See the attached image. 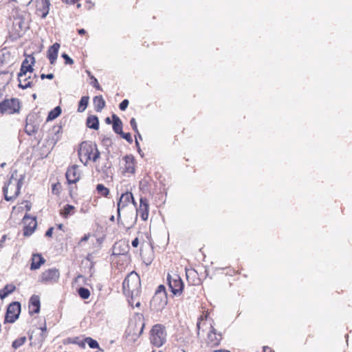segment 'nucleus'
Here are the masks:
<instances>
[{"mask_svg": "<svg viewBox=\"0 0 352 352\" xmlns=\"http://www.w3.org/2000/svg\"><path fill=\"white\" fill-rule=\"evenodd\" d=\"M198 335L201 332L208 331L206 339V343L212 346H217L221 340V335L217 333L212 326V321L208 319V316H201L197 324Z\"/></svg>", "mask_w": 352, "mask_h": 352, "instance_id": "nucleus-1", "label": "nucleus"}, {"mask_svg": "<svg viewBox=\"0 0 352 352\" xmlns=\"http://www.w3.org/2000/svg\"><path fill=\"white\" fill-rule=\"evenodd\" d=\"M22 179V175H20L19 177L16 170L12 173L8 182L5 184L3 188L5 199L7 201H11L19 195Z\"/></svg>", "mask_w": 352, "mask_h": 352, "instance_id": "nucleus-2", "label": "nucleus"}, {"mask_svg": "<svg viewBox=\"0 0 352 352\" xmlns=\"http://www.w3.org/2000/svg\"><path fill=\"white\" fill-rule=\"evenodd\" d=\"M100 155L95 143L83 142L80 145L78 156L80 162L85 165H87L89 161L96 162L100 157Z\"/></svg>", "mask_w": 352, "mask_h": 352, "instance_id": "nucleus-3", "label": "nucleus"}, {"mask_svg": "<svg viewBox=\"0 0 352 352\" xmlns=\"http://www.w3.org/2000/svg\"><path fill=\"white\" fill-rule=\"evenodd\" d=\"M122 286L126 296L131 299L138 296L140 292V278L138 274L135 272H131L124 279Z\"/></svg>", "mask_w": 352, "mask_h": 352, "instance_id": "nucleus-4", "label": "nucleus"}, {"mask_svg": "<svg viewBox=\"0 0 352 352\" xmlns=\"http://www.w3.org/2000/svg\"><path fill=\"white\" fill-rule=\"evenodd\" d=\"M166 341L165 327L162 324H155L151 331V342L157 346H162Z\"/></svg>", "mask_w": 352, "mask_h": 352, "instance_id": "nucleus-5", "label": "nucleus"}, {"mask_svg": "<svg viewBox=\"0 0 352 352\" xmlns=\"http://www.w3.org/2000/svg\"><path fill=\"white\" fill-rule=\"evenodd\" d=\"M168 286L175 295H179L184 288L181 277L176 273L168 274L167 276Z\"/></svg>", "mask_w": 352, "mask_h": 352, "instance_id": "nucleus-6", "label": "nucleus"}, {"mask_svg": "<svg viewBox=\"0 0 352 352\" xmlns=\"http://www.w3.org/2000/svg\"><path fill=\"white\" fill-rule=\"evenodd\" d=\"M20 109L19 101L16 98L5 100L0 102V113L1 114H12Z\"/></svg>", "mask_w": 352, "mask_h": 352, "instance_id": "nucleus-7", "label": "nucleus"}, {"mask_svg": "<svg viewBox=\"0 0 352 352\" xmlns=\"http://www.w3.org/2000/svg\"><path fill=\"white\" fill-rule=\"evenodd\" d=\"M168 298L166 292L164 290H157L153 296L151 305L155 311L162 310L167 304Z\"/></svg>", "mask_w": 352, "mask_h": 352, "instance_id": "nucleus-8", "label": "nucleus"}, {"mask_svg": "<svg viewBox=\"0 0 352 352\" xmlns=\"http://www.w3.org/2000/svg\"><path fill=\"white\" fill-rule=\"evenodd\" d=\"M21 312V305L19 302H13L8 307L5 322L12 323L18 318Z\"/></svg>", "mask_w": 352, "mask_h": 352, "instance_id": "nucleus-9", "label": "nucleus"}, {"mask_svg": "<svg viewBox=\"0 0 352 352\" xmlns=\"http://www.w3.org/2000/svg\"><path fill=\"white\" fill-rule=\"evenodd\" d=\"M59 277V271L57 269L52 268L44 271L41 274L39 280L45 283H54L58 281Z\"/></svg>", "mask_w": 352, "mask_h": 352, "instance_id": "nucleus-10", "label": "nucleus"}, {"mask_svg": "<svg viewBox=\"0 0 352 352\" xmlns=\"http://www.w3.org/2000/svg\"><path fill=\"white\" fill-rule=\"evenodd\" d=\"M132 204L134 207L136 206V203L134 200L133 194L129 192L123 193L118 203V219L120 217V210L128 206L129 204Z\"/></svg>", "mask_w": 352, "mask_h": 352, "instance_id": "nucleus-11", "label": "nucleus"}, {"mask_svg": "<svg viewBox=\"0 0 352 352\" xmlns=\"http://www.w3.org/2000/svg\"><path fill=\"white\" fill-rule=\"evenodd\" d=\"M24 224L23 235L30 236L36 228V221L35 218L30 217L28 214H25L23 219Z\"/></svg>", "mask_w": 352, "mask_h": 352, "instance_id": "nucleus-12", "label": "nucleus"}, {"mask_svg": "<svg viewBox=\"0 0 352 352\" xmlns=\"http://www.w3.org/2000/svg\"><path fill=\"white\" fill-rule=\"evenodd\" d=\"M34 116L29 115L26 119V126L25 131L29 135L36 133L39 129V122L34 120Z\"/></svg>", "mask_w": 352, "mask_h": 352, "instance_id": "nucleus-13", "label": "nucleus"}, {"mask_svg": "<svg viewBox=\"0 0 352 352\" xmlns=\"http://www.w3.org/2000/svg\"><path fill=\"white\" fill-rule=\"evenodd\" d=\"M80 173L78 166L74 165L69 168L66 173V177L69 184H75L80 179Z\"/></svg>", "mask_w": 352, "mask_h": 352, "instance_id": "nucleus-14", "label": "nucleus"}, {"mask_svg": "<svg viewBox=\"0 0 352 352\" xmlns=\"http://www.w3.org/2000/svg\"><path fill=\"white\" fill-rule=\"evenodd\" d=\"M49 0H36V12L38 15L42 18H45L50 10Z\"/></svg>", "mask_w": 352, "mask_h": 352, "instance_id": "nucleus-15", "label": "nucleus"}, {"mask_svg": "<svg viewBox=\"0 0 352 352\" xmlns=\"http://www.w3.org/2000/svg\"><path fill=\"white\" fill-rule=\"evenodd\" d=\"M34 62L35 59L32 55L28 56L22 63L20 73L31 74L33 71L32 65Z\"/></svg>", "mask_w": 352, "mask_h": 352, "instance_id": "nucleus-16", "label": "nucleus"}, {"mask_svg": "<svg viewBox=\"0 0 352 352\" xmlns=\"http://www.w3.org/2000/svg\"><path fill=\"white\" fill-rule=\"evenodd\" d=\"M140 214L143 221H146L148 217L149 204L146 198H140V205L139 209L137 210Z\"/></svg>", "mask_w": 352, "mask_h": 352, "instance_id": "nucleus-17", "label": "nucleus"}, {"mask_svg": "<svg viewBox=\"0 0 352 352\" xmlns=\"http://www.w3.org/2000/svg\"><path fill=\"white\" fill-rule=\"evenodd\" d=\"M61 133V126H54L51 129V134L53 135L52 138L47 140V143L49 146L53 147L56 142L59 140Z\"/></svg>", "mask_w": 352, "mask_h": 352, "instance_id": "nucleus-18", "label": "nucleus"}, {"mask_svg": "<svg viewBox=\"0 0 352 352\" xmlns=\"http://www.w3.org/2000/svg\"><path fill=\"white\" fill-rule=\"evenodd\" d=\"M60 44L58 43H55L48 50L47 57L52 65L54 64V63L56 60Z\"/></svg>", "mask_w": 352, "mask_h": 352, "instance_id": "nucleus-19", "label": "nucleus"}, {"mask_svg": "<svg viewBox=\"0 0 352 352\" xmlns=\"http://www.w3.org/2000/svg\"><path fill=\"white\" fill-rule=\"evenodd\" d=\"M40 311V300L38 296L31 297L29 305V311L31 314H38Z\"/></svg>", "mask_w": 352, "mask_h": 352, "instance_id": "nucleus-20", "label": "nucleus"}, {"mask_svg": "<svg viewBox=\"0 0 352 352\" xmlns=\"http://www.w3.org/2000/svg\"><path fill=\"white\" fill-rule=\"evenodd\" d=\"M30 78V76H28V74L25 73H19L18 80L19 82V86L22 89H27L32 86V81L29 80Z\"/></svg>", "mask_w": 352, "mask_h": 352, "instance_id": "nucleus-21", "label": "nucleus"}, {"mask_svg": "<svg viewBox=\"0 0 352 352\" xmlns=\"http://www.w3.org/2000/svg\"><path fill=\"white\" fill-rule=\"evenodd\" d=\"M124 172L128 173H133L135 171L134 158L132 155H126L124 158Z\"/></svg>", "mask_w": 352, "mask_h": 352, "instance_id": "nucleus-22", "label": "nucleus"}, {"mask_svg": "<svg viewBox=\"0 0 352 352\" xmlns=\"http://www.w3.org/2000/svg\"><path fill=\"white\" fill-rule=\"evenodd\" d=\"M45 263V259L39 254H34L32 258L31 270L38 269Z\"/></svg>", "mask_w": 352, "mask_h": 352, "instance_id": "nucleus-23", "label": "nucleus"}, {"mask_svg": "<svg viewBox=\"0 0 352 352\" xmlns=\"http://www.w3.org/2000/svg\"><path fill=\"white\" fill-rule=\"evenodd\" d=\"M94 104L96 111H101L105 106V101L102 96H95L94 98Z\"/></svg>", "mask_w": 352, "mask_h": 352, "instance_id": "nucleus-24", "label": "nucleus"}, {"mask_svg": "<svg viewBox=\"0 0 352 352\" xmlns=\"http://www.w3.org/2000/svg\"><path fill=\"white\" fill-rule=\"evenodd\" d=\"M113 129L114 131L120 134L122 132V123L121 120L116 115H113Z\"/></svg>", "mask_w": 352, "mask_h": 352, "instance_id": "nucleus-25", "label": "nucleus"}, {"mask_svg": "<svg viewBox=\"0 0 352 352\" xmlns=\"http://www.w3.org/2000/svg\"><path fill=\"white\" fill-rule=\"evenodd\" d=\"M87 126L95 130H97L99 126V121L96 116H90L87 119Z\"/></svg>", "mask_w": 352, "mask_h": 352, "instance_id": "nucleus-26", "label": "nucleus"}, {"mask_svg": "<svg viewBox=\"0 0 352 352\" xmlns=\"http://www.w3.org/2000/svg\"><path fill=\"white\" fill-rule=\"evenodd\" d=\"M74 206L67 204L64 206L63 210L60 211V214L62 217L67 218L74 213Z\"/></svg>", "mask_w": 352, "mask_h": 352, "instance_id": "nucleus-27", "label": "nucleus"}, {"mask_svg": "<svg viewBox=\"0 0 352 352\" xmlns=\"http://www.w3.org/2000/svg\"><path fill=\"white\" fill-rule=\"evenodd\" d=\"M89 97L88 96H82L79 102L78 111V112H83L85 111L88 103H89Z\"/></svg>", "mask_w": 352, "mask_h": 352, "instance_id": "nucleus-28", "label": "nucleus"}, {"mask_svg": "<svg viewBox=\"0 0 352 352\" xmlns=\"http://www.w3.org/2000/svg\"><path fill=\"white\" fill-rule=\"evenodd\" d=\"M15 289V286L14 285H6L3 289L0 291V298L1 299L8 296L10 293H12Z\"/></svg>", "mask_w": 352, "mask_h": 352, "instance_id": "nucleus-29", "label": "nucleus"}, {"mask_svg": "<svg viewBox=\"0 0 352 352\" xmlns=\"http://www.w3.org/2000/svg\"><path fill=\"white\" fill-rule=\"evenodd\" d=\"M61 113V109L60 107H55L53 110H52L47 116V120H52L56 119L57 117L60 116Z\"/></svg>", "mask_w": 352, "mask_h": 352, "instance_id": "nucleus-30", "label": "nucleus"}, {"mask_svg": "<svg viewBox=\"0 0 352 352\" xmlns=\"http://www.w3.org/2000/svg\"><path fill=\"white\" fill-rule=\"evenodd\" d=\"M96 190L98 194L104 197H107L109 194V190L102 184L96 186Z\"/></svg>", "mask_w": 352, "mask_h": 352, "instance_id": "nucleus-31", "label": "nucleus"}, {"mask_svg": "<svg viewBox=\"0 0 352 352\" xmlns=\"http://www.w3.org/2000/svg\"><path fill=\"white\" fill-rule=\"evenodd\" d=\"M26 342V338L25 336L21 337L18 339H16L12 344V346L14 349H19L20 346L23 345L25 342Z\"/></svg>", "mask_w": 352, "mask_h": 352, "instance_id": "nucleus-32", "label": "nucleus"}, {"mask_svg": "<svg viewBox=\"0 0 352 352\" xmlns=\"http://www.w3.org/2000/svg\"><path fill=\"white\" fill-rule=\"evenodd\" d=\"M23 22L21 19H15L13 22V25L16 31L19 34V32L23 29Z\"/></svg>", "mask_w": 352, "mask_h": 352, "instance_id": "nucleus-33", "label": "nucleus"}, {"mask_svg": "<svg viewBox=\"0 0 352 352\" xmlns=\"http://www.w3.org/2000/svg\"><path fill=\"white\" fill-rule=\"evenodd\" d=\"M85 342L89 346L91 349H96L99 347V344L98 342L91 338H86Z\"/></svg>", "mask_w": 352, "mask_h": 352, "instance_id": "nucleus-34", "label": "nucleus"}, {"mask_svg": "<svg viewBox=\"0 0 352 352\" xmlns=\"http://www.w3.org/2000/svg\"><path fill=\"white\" fill-rule=\"evenodd\" d=\"M78 294L82 299H87L90 296L89 289L85 287H80L78 289Z\"/></svg>", "mask_w": 352, "mask_h": 352, "instance_id": "nucleus-35", "label": "nucleus"}, {"mask_svg": "<svg viewBox=\"0 0 352 352\" xmlns=\"http://www.w3.org/2000/svg\"><path fill=\"white\" fill-rule=\"evenodd\" d=\"M87 73L90 76V78L91 79V85L94 87L95 88L98 89V90H101V87L98 82V80L92 75H91L90 72L87 71Z\"/></svg>", "mask_w": 352, "mask_h": 352, "instance_id": "nucleus-36", "label": "nucleus"}, {"mask_svg": "<svg viewBox=\"0 0 352 352\" xmlns=\"http://www.w3.org/2000/svg\"><path fill=\"white\" fill-rule=\"evenodd\" d=\"M122 138L126 140L128 142L131 143L133 142L131 135L129 133H124L123 131L120 134Z\"/></svg>", "mask_w": 352, "mask_h": 352, "instance_id": "nucleus-37", "label": "nucleus"}, {"mask_svg": "<svg viewBox=\"0 0 352 352\" xmlns=\"http://www.w3.org/2000/svg\"><path fill=\"white\" fill-rule=\"evenodd\" d=\"M138 338V334L134 333L133 335H132L131 336L130 332L129 331H127L126 339L128 340L129 342H135Z\"/></svg>", "mask_w": 352, "mask_h": 352, "instance_id": "nucleus-38", "label": "nucleus"}, {"mask_svg": "<svg viewBox=\"0 0 352 352\" xmlns=\"http://www.w3.org/2000/svg\"><path fill=\"white\" fill-rule=\"evenodd\" d=\"M62 57L65 60V63L72 65L74 63L73 59H72L67 54H63Z\"/></svg>", "mask_w": 352, "mask_h": 352, "instance_id": "nucleus-39", "label": "nucleus"}, {"mask_svg": "<svg viewBox=\"0 0 352 352\" xmlns=\"http://www.w3.org/2000/svg\"><path fill=\"white\" fill-rule=\"evenodd\" d=\"M129 105V100L125 99L122 101V102L120 104V109L122 111H124Z\"/></svg>", "mask_w": 352, "mask_h": 352, "instance_id": "nucleus-40", "label": "nucleus"}, {"mask_svg": "<svg viewBox=\"0 0 352 352\" xmlns=\"http://www.w3.org/2000/svg\"><path fill=\"white\" fill-rule=\"evenodd\" d=\"M130 124H131V127L133 128V129L135 132H138V126H137V123H136V120H135V118H131V120L130 121Z\"/></svg>", "mask_w": 352, "mask_h": 352, "instance_id": "nucleus-41", "label": "nucleus"}, {"mask_svg": "<svg viewBox=\"0 0 352 352\" xmlns=\"http://www.w3.org/2000/svg\"><path fill=\"white\" fill-rule=\"evenodd\" d=\"M41 79H45V78H47V79H52L54 78V75L52 74H41Z\"/></svg>", "mask_w": 352, "mask_h": 352, "instance_id": "nucleus-42", "label": "nucleus"}, {"mask_svg": "<svg viewBox=\"0 0 352 352\" xmlns=\"http://www.w3.org/2000/svg\"><path fill=\"white\" fill-rule=\"evenodd\" d=\"M90 237V234H85L83 237L81 238L80 241V243L84 242V241H87Z\"/></svg>", "mask_w": 352, "mask_h": 352, "instance_id": "nucleus-43", "label": "nucleus"}, {"mask_svg": "<svg viewBox=\"0 0 352 352\" xmlns=\"http://www.w3.org/2000/svg\"><path fill=\"white\" fill-rule=\"evenodd\" d=\"M139 245V240H138V238H135V239L133 240L132 241V245L133 247L134 248H137Z\"/></svg>", "mask_w": 352, "mask_h": 352, "instance_id": "nucleus-44", "label": "nucleus"}, {"mask_svg": "<svg viewBox=\"0 0 352 352\" xmlns=\"http://www.w3.org/2000/svg\"><path fill=\"white\" fill-rule=\"evenodd\" d=\"M77 340L78 338H69L68 339V342L69 343H74V344H78L79 345H81L80 343H78L77 342Z\"/></svg>", "mask_w": 352, "mask_h": 352, "instance_id": "nucleus-45", "label": "nucleus"}, {"mask_svg": "<svg viewBox=\"0 0 352 352\" xmlns=\"http://www.w3.org/2000/svg\"><path fill=\"white\" fill-rule=\"evenodd\" d=\"M52 233H53V228H50V229L47 230V231L45 233V235L47 236H51L52 235Z\"/></svg>", "mask_w": 352, "mask_h": 352, "instance_id": "nucleus-46", "label": "nucleus"}, {"mask_svg": "<svg viewBox=\"0 0 352 352\" xmlns=\"http://www.w3.org/2000/svg\"><path fill=\"white\" fill-rule=\"evenodd\" d=\"M85 33H86V31L84 29L78 30V34H85Z\"/></svg>", "mask_w": 352, "mask_h": 352, "instance_id": "nucleus-47", "label": "nucleus"}, {"mask_svg": "<svg viewBox=\"0 0 352 352\" xmlns=\"http://www.w3.org/2000/svg\"><path fill=\"white\" fill-rule=\"evenodd\" d=\"M135 138H136V140H135V144H136V146H137V147H138V151H139V152H140V144H139V142H138V140H137V138H136V137H135Z\"/></svg>", "mask_w": 352, "mask_h": 352, "instance_id": "nucleus-48", "label": "nucleus"}, {"mask_svg": "<svg viewBox=\"0 0 352 352\" xmlns=\"http://www.w3.org/2000/svg\"><path fill=\"white\" fill-rule=\"evenodd\" d=\"M157 290H164V291H165V287H164V286H163V285H160V286L158 287Z\"/></svg>", "mask_w": 352, "mask_h": 352, "instance_id": "nucleus-49", "label": "nucleus"}, {"mask_svg": "<svg viewBox=\"0 0 352 352\" xmlns=\"http://www.w3.org/2000/svg\"><path fill=\"white\" fill-rule=\"evenodd\" d=\"M214 352H230V351H227V350H217Z\"/></svg>", "mask_w": 352, "mask_h": 352, "instance_id": "nucleus-50", "label": "nucleus"}, {"mask_svg": "<svg viewBox=\"0 0 352 352\" xmlns=\"http://www.w3.org/2000/svg\"><path fill=\"white\" fill-rule=\"evenodd\" d=\"M106 122L108 123V124H110L111 123V120L109 118H107L106 120H105Z\"/></svg>", "mask_w": 352, "mask_h": 352, "instance_id": "nucleus-51", "label": "nucleus"}, {"mask_svg": "<svg viewBox=\"0 0 352 352\" xmlns=\"http://www.w3.org/2000/svg\"><path fill=\"white\" fill-rule=\"evenodd\" d=\"M5 239H6V236H3L1 238L0 243H2L5 241Z\"/></svg>", "mask_w": 352, "mask_h": 352, "instance_id": "nucleus-52", "label": "nucleus"}, {"mask_svg": "<svg viewBox=\"0 0 352 352\" xmlns=\"http://www.w3.org/2000/svg\"><path fill=\"white\" fill-rule=\"evenodd\" d=\"M25 208L28 211H29L30 210V206L28 204L25 206Z\"/></svg>", "mask_w": 352, "mask_h": 352, "instance_id": "nucleus-53", "label": "nucleus"}, {"mask_svg": "<svg viewBox=\"0 0 352 352\" xmlns=\"http://www.w3.org/2000/svg\"><path fill=\"white\" fill-rule=\"evenodd\" d=\"M63 227V224H59V225L58 226V229H60V230H62Z\"/></svg>", "mask_w": 352, "mask_h": 352, "instance_id": "nucleus-54", "label": "nucleus"}, {"mask_svg": "<svg viewBox=\"0 0 352 352\" xmlns=\"http://www.w3.org/2000/svg\"><path fill=\"white\" fill-rule=\"evenodd\" d=\"M137 133V135H138V138H139L140 139H142V136L140 134L139 131L138 132H136Z\"/></svg>", "mask_w": 352, "mask_h": 352, "instance_id": "nucleus-55", "label": "nucleus"}, {"mask_svg": "<svg viewBox=\"0 0 352 352\" xmlns=\"http://www.w3.org/2000/svg\"><path fill=\"white\" fill-rule=\"evenodd\" d=\"M140 305V302H138L135 304V306H136V307H139Z\"/></svg>", "mask_w": 352, "mask_h": 352, "instance_id": "nucleus-56", "label": "nucleus"}, {"mask_svg": "<svg viewBox=\"0 0 352 352\" xmlns=\"http://www.w3.org/2000/svg\"><path fill=\"white\" fill-rule=\"evenodd\" d=\"M5 165H6V163H2V164H1V167H4V166H5Z\"/></svg>", "mask_w": 352, "mask_h": 352, "instance_id": "nucleus-57", "label": "nucleus"}, {"mask_svg": "<svg viewBox=\"0 0 352 352\" xmlns=\"http://www.w3.org/2000/svg\"><path fill=\"white\" fill-rule=\"evenodd\" d=\"M110 220H111V221H113V220H114V217H113V216H112V217L110 218Z\"/></svg>", "mask_w": 352, "mask_h": 352, "instance_id": "nucleus-58", "label": "nucleus"}, {"mask_svg": "<svg viewBox=\"0 0 352 352\" xmlns=\"http://www.w3.org/2000/svg\"><path fill=\"white\" fill-rule=\"evenodd\" d=\"M78 8H80V4H78Z\"/></svg>", "mask_w": 352, "mask_h": 352, "instance_id": "nucleus-59", "label": "nucleus"}]
</instances>
